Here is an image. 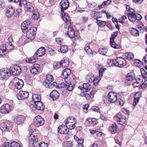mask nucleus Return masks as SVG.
<instances>
[{"instance_id":"nucleus-11","label":"nucleus","mask_w":147,"mask_h":147,"mask_svg":"<svg viewBox=\"0 0 147 147\" xmlns=\"http://www.w3.org/2000/svg\"><path fill=\"white\" fill-rule=\"evenodd\" d=\"M44 122V119L40 115L36 116L33 120L34 124L37 127L43 125Z\"/></svg>"},{"instance_id":"nucleus-42","label":"nucleus","mask_w":147,"mask_h":147,"mask_svg":"<svg viewBox=\"0 0 147 147\" xmlns=\"http://www.w3.org/2000/svg\"><path fill=\"white\" fill-rule=\"evenodd\" d=\"M60 51L61 53H65L68 51L67 46L66 45H62L60 46Z\"/></svg>"},{"instance_id":"nucleus-29","label":"nucleus","mask_w":147,"mask_h":147,"mask_svg":"<svg viewBox=\"0 0 147 147\" xmlns=\"http://www.w3.org/2000/svg\"><path fill=\"white\" fill-rule=\"evenodd\" d=\"M93 74L91 73H89L86 76V80L88 82L92 83L94 80V78Z\"/></svg>"},{"instance_id":"nucleus-51","label":"nucleus","mask_w":147,"mask_h":147,"mask_svg":"<svg viewBox=\"0 0 147 147\" xmlns=\"http://www.w3.org/2000/svg\"><path fill=\"white\" fill-rule=\"evenodd\" d=\"M136 94L135 95V96L134 97V102L133 104V106H135L137 105V103L139 102V99L140 98L138 96L136 97Z\"/></svg>"},{"instance_id":"nucleus-63","label":"nucleus","mask_w":147,"mask_h":147,"mask_svg":"<svg viewBox=\"0 0 147 147\" xmlns=\"http://www.w3.org/2000/svg\"><path fill=\"white\" fill-rule=\"evenodd\" d=\"M143 0H133V1L136 3L140 4L142 3Z\"/></svg>"},{"instance_id":"nucleus-35","label":"nucleus","mask_w":147,"mask_h":147,"mask_svg":"<svg viewBox=\"0 0 147 147\" xmlns=\"http://www.w3.org/2000/svg\"><path fill=\"white\" fill-rule=\"evenodd\" d=\"M110 43L112 47L115 49H119L121 48V46L118 44H116L114 42L113 39H110Z\"/></svg>"},{"instance_id":"nucleus-8","label":"nucleus","mask_w":147,"mask_h":147,"mask_svg":"<svg viewBox=\"0 0 147 147\" xmlns=\"http://www.w3.org/2000/svg\"><path fill=\"white\" fill-rule=\"evenodd\" d=\"M12 123L8 121H5L1 124L0 127L3 131H9L12 128Z\"/></svg>"},{"instance_id":"nucleus-64","label":"nucleus","mask_w":147,"mask_h":147,"mask_svg":"<svg viewBox=\"0 0 147 147\" xmlns=\"http://www.w3.org/2000/svg\"><path fill=\"white\" fill-rule=\"evenodd\" d=\"M49 54L51 55H55V51L54 50H51V51H49Z\"/></svg>"},{"instance_id":"nucleus-60","label":"nucleus","mask_w":147,"mask_h":147,"mask_svg":"<svg viewBox=\"0 0 147 147\" xmlns=\"http://www.w3.org/2000/svg\"><path fill=\"white\" fill-rule=\"evenodd\" d=\"M134 63L136 64H143V63L141 61L138 59H136L134 60Z\"/></svg>"},{"instance_id":"nucleus-56","label":"nucleus","mask_w":147,"mask_h":147,"mask_svg":"<svg viewBox=\"0 0 147 147\" xmlns=\"http://www.w3.org/2000/svg\"><path fill=\"white\" fill-rule=\"evenodd\" d=\"M99 80L98 79L96 78L95 77L94 78V80H93V84H92L94 86H96V85L98 84V83L99 82Z\"/></svg>"},{"instance_id":"nucleus-61","label":"nucleus","mask_w":147,"mask_h":147,"mask_svg":"<svg viewBox=\"0 0 147 147\" xmlns=\"http://www.w3.org/2000/svg\"><path fill=\"white\" fill-rule=\"evenodd\" d=\"M66 146L67 147H71L72 146V142L71 141L67 142L65 144Z\"/></svg>"},{"instance_id":"nucleus-1","label":"nucleus","mask_w":147,"mask_h":147,"mask_svg":"<svg viewBox=\"0 0 147 147\" xmlns=\"http://www.w3.org/2000/svg\"><path fill=\"white\" fill-rule=\"evenodd\" d=\"M69 16H65L63 18V20L65 22V24L68 26V31L67 35L71 38H74L76 40H77L79 37L78 32L77 31H75L73 28L71 26V24L70 21L71 20L69 18Z\"/></svg>"},{"instance_id":"nucleus-26","label":"nucleus","mask_w":147,"mask_h":147,"mask_svg":"<svg viewBox=\"0 0 147 147\" xmlns=\"http://www.w3.org/2000/svg\"><path fill=\"white\" fill-rule=\"evenodd\" d=\"M90 15L92 18L95 19L96 20L98 18H101L102 16L100 12L96 11H92L90 13Z\"/></svg>"},{"instance_id":"nucleus-48","label":"nucleus","mask_w":147,"mask_h":147,"mask_svg":"<svg viewBox=\"0 0 147 147\" xmlns=\"http://www.w3.org/2000/svg\"><path fill=\"white\" fill-rule=\"evenodd\" d=\"M107 49L106 48H102L99 49L98 52L99 53L102 55H105L107 52Z\"/></svg>"},{"instance_id":"nucleus-17","label":"nucleus","mask_w":147,"mask_h":147,"mask_svg":"<svg viewBox=\"0 0 147 147\" xmlns=\"http://www.w3.org/2000/svg\"><path fill=\"white\" fill-rule=\"evenodd\" d=\"M25 118L22 115H16L14 117V122L17 124H20L22 123Z\"/></svg>"},{"instance_id":"nucleus-21","label":"nucleus","mask_w":147,"mask_h":147,"mask_svg":"<svg viewBox=\"0 0 147 147\" xmlns=\"http://www.w3.org/2000/svg\"><path fill=\"white\" fill-rule=\"evenodd\" d=\"M109 100L111 103H115L117 100V96L116 94L112 92H109L108 94Z\"/></svg>"},{"instance_id":"nucleus-5","label":"nucleus","mask_w":147,"mask_h":147,"mask_svg":"<svg viewBox=\"0 0 147 147\" xmlns=\"http://www.w3.org/2000/svg\"><path fill=\"white\" fill-rule=\"evenodd\" d=\"M69 3L67 0H62L60 3V5L61 8V10L62 12V18L63 19L65 16H69L68 15L66 14L64 12V11L66 10L69 6Z\"/></svg>"},{"instance_id":"nucleus-52","label":"nucleus","mask_w":147,"mask_h":147,"mask_svg":"<svg viewBox=\"0 0 147 147\" xmlns=\"http://www.w3.org/2000/svg\"><path fill=\"white\" fill-rule=\"evenodd\" d=\"M11 147H21V146L17 142L13 141L11 143Z\"/></svg>"},{"instance_id":"nucleus-44","label":"nucleus","mask_w":147,"mask_h":147,"mask_svg":"<svg viewBox=\"0 0 147 147\" xmlns=\"http://www.w3.org/2000/svg\"><path fill=\"white\" fill-rule=\"evenodd\" d=\"M90 85L87 83H84L82 85V88L85 90L86 92L90 90Z\"/></svg>"},{"instance_id":"nucleus-38","label":"nucleus","mask_w":147,"mask_h":147,"mask_svg":"<svg viewBox=\"0 0 147 147\" xmlns=\"http://www.w3.org/2000/svg\"><path fill=\"white\" fill-rule=\"evenodd\" d=\"M96 22L97 25L101 27H104L106 25V22L105 21H102L97 19L96 20Z\"/></svg>"},{"instance_id":"nucleus-12","label":"nucleus","mask_w":147,"mask_h":147,"mask_svg":"<svg viewBox=\"0 0 147 147\" xmlns=\"http://www.w3.org/2000/svg\"><path fill=\"white\" fill-rule=\"evenodd\" d=\"M11 75H17L21 72L22 69L19 65H14L13 67H11L9 69Z\"/></svg>"},{"instance_id":"nucleus-3","label":"nucleus","mask_w":147,"mask_h":147,"mask_svg":"<svg viewBox=\"0 0 147 147\" xmlns=\"http://www.w3.org/2000/svg\"><path fill=\"white\" fill-rule=\"evenodd\" d=\"M132 83L134 87H139V88H144L147 86V85H144V86L143 84H142L139 82H137L136 79L135 78V74L133 72H131L129 73V81H134Z\"/></svg>"},{"instance_id":"nucleus-20","label":"nucleus","mask_w":147,"mask_h":147,"mask_svg":"<svg viewBox=\"0 0 147 147\" xmlns=\"http://www.w3.org/2000/svg\"><path fill=\"white\" fill-rule=\"evenodd\" d=\"M66 87L65 88L69 91H72L74 88V85L71 83V80L69 78H65Z\"/></svg>"},{"instance_id":"nucleus-28","label":"nucleus","mask_w":147,"mask_h":147,"mask_svg":"<svg viewBox=\"0 0 147 147\" xmlns=\"http://www.w3.org/2000/svg\"><path fill=\"white\" fill-rule=\"evenodd\" d=\"M53 78L51 75H47L46 76V79L45 80L44 82V84L45 86V85L48 84L49 83H52L53 80Z\"/></svg>"},{"instance_id":"nucleus-19","label":"nucleus","mask_w":147,"mask_h":147,"mask_svg":"<svg viewBox=\"0 0 147 147\" xmlns=\"http://www.w3.org/2000/svg\"><path fill=\"white\" fill-rule=\"evenodd\" d=\"M22 4L24 7L29 11L31 12L34 11V7L30 2L26 0H23L22 1Z\"/></svg>"},{"instance_id":"nucleus-10","label":"nucleus","mask_w":147,"mask_h":147,"mask_svg":"<svg viewBox=\"0 0 147 147\" xmlns=\"http://www.w3.org/2000/svg\"><path fill=\"white\" fill-rule=\"evenodd\" d=\"M12 82L15 87L18 89H21L24 85V83L23 81L17 77H15L13 79Z\"/></svg>"},{"instance_id":"nucleus-36","label":"nucleus","mask_w":147,"mask_h":147,"mask_svg":"<svg viewBox=\"0 0 147 147\" xmlns=\"http://www.w3.org/2000/svg\"><path fill=\"white\" fill-rule=\"evenodd\" d=\"M36 145H34L32 143V147H48V145L47 143H45L44 142H40L39 144L37 143Z\"/></svg>"},{"instance_id":"nucleus-54","label":"nucleus","mask_w":147,"mask_h":147,"mask_svg":"<svg viewBox=\"0 0 147 147\" xmlns=\"http://www.w3.org/2000/svg\"><path fill=\"white\" fill-rule=\"evenodd\" d=\"M104 102L107 106H109L110 103H111L110 101L109 100L108 98H105L103 99Z\"/></svg>"},{"instance_id":"nucleus-43","label":"nucleus","mask_w":147,"mask_h":147,"mask_svg":"<svg viewBox=\"0 0 147 147\" xmlns=\"http://www.w3.org/2000/svg\"><path fill=\"white\" fill-rule=\"evenodd\" d=\"M140 71L141 74L143 78L146 80H147V72L145 71V70L142 68L140 69Z\"/></svg>"},{"instance_id":"nucleus-16","label":"nucleus","mask_w":147,"mask_h":147,"mask_svg":"<svg viewBox=\"0 0 147 147\" xmlns=\"http://www.w3.org/2000/svg\"><path fill=\"white\" fill-rule=\"evenodd\" d=\"M28 92L22 91H20L16 95L18 99L20 100L28 98Z\"/></svg>"},{"instance_id":"nucleus-62","label":"nucleus","mask_w":147,"mask_h":147,"mask_svg":"<svg viewBox=\"0 0 147 147\" xmlns=\"http://www.w3.org/2000/svg\"><path fill=\"white\" fill-rule=\"evenodd\" d=\"M91 109L92 111L98 112L99 108L97 107L94 106L91 108Z\"/></svg>"},{"instance_id":"nucleus-47","label":"nucleus","mask_w":147,"mask_h":147,"mask_svg":"<svg viewBox=\"0 0 147 147\" xmlns=\"http://www.w3.org/2000/svg\"><path fill=\"white\" fill-rule=\"evenodd\" d=\"M138 28L140 30H142L145 29V26L141 22H139L137 25Z\"/></svg>"},{"instance_id":"nucleus-24","label":"nucleus","mask_w":147,"mask_h":147,"mask_svg":"<svg viewBox=\"0 0 147 147\" xmlns=\"http://www.w3.org/2000/svg\"><path fill=\"white\" fill-rule=\"evenodd\" d=\"M113 64H126V60L122 57H118L112 62Z\"/></svg>"},{"instance_id":"nucleus-13","label":"nucleus","mask_w":147,"mask_h":147,"mask_svg":"<svg viewBox=\"0 0 147 147\" xmlns=\"http://www.w3.org/2000/svg\"><path fill=\"white\" fill-rule=\"evenodd\" d=\"M41 96L39 94H34L33 95L32 97L33 101H31L30 102V107L32 109H33L34 106V104L36 103V102L41 101Z\"/></svg>"},{"instance_id":"nucleus-15","label":"nucleus","mask_w":147,"mask_h":147,"mask_svg":"<svg viewBox=\"0 0 147 147\" xmlns=\"http://www.w3.org/2000/svg\"><path fill=\"white\" fill-rule=\"evenodd\" d=\"M32 24L30 21H24L21 24V27L23 32H25L28 29L31 28Z\"/></svg>"},{"instance_id":"nucleus-31","label":"nucleus","mask_w":147,"mask_h":147,"mask_svg":"<svg viewBox=\"0 0 147 147\" xmlns=\"http://www.w3.org/2000/svg\"><path fill=\"white\" fill-rule=\"evenodd\" d=\"M3 46L7 52L13 48L12 44L11 43H9L8 42H6Z\"/></svg>"},{"instance_id":"nucleus-58","label":"nucleus","mask_w":147,"mask_h":147,"mask_svg":"<svg viewBox=\"0 0 147 147\" xmlns=\"http://www.w3.org/2000/svg\"><path fill=\"white\" fill-rule=\"evenodd\" d=\"M65 82H63L61 83V84H59V87L60 88H66V85L65 84V79H64Z\"/></svg>"},{"instance_id":"nucleus-45","label":"nucleus","mask_w":147,"mask_h":147,"mask_svg":"<svg viewBox=\"0 0 147 147\" xmlns=\"http://www.w3.org/2000/svg\"><path fill=\"white\" fill-rule=\"evenodd\" d=\"M57 86V84L56 82H54L53 83H49L48 84L45 85V87L49 88H52L53 87H56Z\"/></svg>"},{"instance_id":"nucleus-7","label":"nucleus","mask_w":147,"mask_h":147,"mask_svg":"<svg viewBox=\"0 0 147 147\" xmlns=\"http://www.w3.org/2000/svg\"><path fill=\"white\" fill-rule=\"evenodd\" d=\"M36 28L32 27L28 29L26 32V37L30 40L34 39L35 37Z\"/></svg>"},{"instance_id":"nucleus-50","label":"nucleus","mask_w":147,"mask_h":147,"mask_svg":"<svg viewBox=\"0 0 147 147\" xmlns=\"http://www.w3.org/2000/svg\"><path fill=\"white\" fill-rule=\"evenodd\" d=\"M105 70H106V68L103 67L100 68L99 69L98 73L100 77L102 76L103 73Z\"/></svg>"},{"instance_id":"nucleus-37","label":"nucleus","mask_w":147,"mask_h":147,"mask_svg":"<svg viewBox=\"0 0 147 147\" xmlns=\"http://www.w3.org/2000/svg\"><path fill=\"white\" fill-rule=\"evenodd\" d=\"M39 66L40 65H38ZM35 65H34L32 67V69L30 70V72L31 73L35 74H38V69H39V66H34Z\"/></svg>"},{"instance_id":"nucleus-32","label":"nucleus","mask_w":147,"mask_h":147,"mask_svg":"<svg viewBox=\"0 0 147 147\" xmlns=\"http://www.w3.org/2000/svg\"><path fill=\"white\" fill-rule=\"evenodd\" d=\"M136 14L134 10L129 7V21H131V19H132L134 20Z\"/></svg>"},{"instance_id":"nucleus-57","label":"nucleus","mask_w":147,"mask_h":147,"mask_svg":"<svg viewBox=\"0 0 147 147\" xmlns=\"http://www.w3.org/2000/svg\"><path fill=\"white\" fill-rule=\"evenodd\" d=\"M118 34V32L117 31L115 32H113V34L111 35V37L110 38V39H113L114 40L115 38L117 36Z\"/></svg>"},{"instance_id":"nucleus-49","label":"nucleus","mask_w":147,"mask_h":147,"mask_svg":"<svg viewBox=\"0 0 147 147\" xmlns=\"http://www.w3.org/2000/svg\"><path fill=\"white\" fill-rule=\"evenodd\" d=\"M59 64H69V59L67 58H63L59 62Z\"/></svg>"},{"instance_id":"nucleus-4","label":"nucleus","mask_w":147,"mask_h":147,"mask_svg":"<svg viewBox=\"0 0 147 147\" xmlns=\"http://www.w3.org/2000/svg\"><path fill=\"white\" fill-rule=\"evenodd\" d=\"M9 69L7 68H5L0 70V79L1 80L8 79L11 76Z\"/></svg>"},{"instance_id":"nucleus-18","label":"nucleus","mask_w":147,"mask_h":147,"mask_svg":"<svg viewBox=\"0 0 147 147\" xmlns=\"http://www.w3.org/2000/svg\"><path fill=\"white\" fill-rule=\"evenodd\" d=\"M29 132L30 134L28 137L29 138H31V139L32 143L30 144L29 146L30 147H32V143L34 144V145H37L36 144H37L36 143L38 141V139L37 136L36 134L34 135V134H32V132L31 131H30Z\"/></svg>"},{"instance_id":"nucleus-33","label":"nucleus","mask_w":147,"mask_h":147,"mask_svg":"<svg viewBox=\"0 0 147 147\" xmlns=\"http://www.w3.org/2000/svg\"><path fill=\"white\" fill-rule=\"evenodd\" d=\"M129 31L130 34L135 36H139V33L138 31L135 28H131L129 29Z\"/></svg>"},{"instance_id":"nucleus-30","label":"nucleus","mask_w":147,"mask_h":147,"mask_svg":"<svg viewBox=\"0 0 147 147\" xmlns=\"http://www.w3.org/2000/svg\"><path fill=\"white\" fill-rule=\"evenodd\" d=\"M34 104V106L33 108H35L38 110H42L44 109L43 104L41 101L36 102Z\"/></svg>"},{"instance_id":"nucleus-23","label":"nucleus","mask_w":147,"mask_h":147,"mask_svg":"<svg viewBox=\"0 0 147 147\" xmlns=\"http://www.w3.org/2000/svg\"><path fill=\"white\" fill-rule=\"evenodd\" d=\"M68 129L65 127L64 125H60L58 128V131L60 134H66L69 132Z\"/></svg>"},{"instance_id":"nucleus-27","label":"nucleus","mask_w":147,"mask_h":147,"mask_svg":"<svg viewBox=\"0 0 147 147\" xmlns=\"http://www.w3.org/2000/svg\"><path fill=\"white\" fill-rule=\"evenodd\" d=\"M71 73L70 70L68 68H66L64 70L63 72V78L64 79L65 78H69L68 77L70 75Z\"/></svg>"},{"instance_id":"nucleus-39","label":"nucleus","mask_w":147,"mask_h":147,"mask_svg":"<svg viewBox=\"0 0 147 147\" xmlns=\"http://www.w3.org/2000/svg\"><path fill=\"white\" fill-rule=\"evenodd\" d=\"M7 52L5 49L2 45L0 48V55L2 57H3L7 54Z\"/></svg>"},{"instance_id":"nucleus-53","label":"nucleus","mask_w":147,"mask_h":147,"mask_svg":"<svg viewBox=\"0 0 147 147\" xmlns=\"http://www.w3.org/2000/svg\"><path fill=\"white\" fill-rule=\"evenodd\" d=\"M85 46L86 47L84 48V50L88 54L92 53V50L90 49V47L88 45H86Z\"/></svg>"},{"instance_id":"nucleus-41","label":"nucleus","mask_w":147,"mask_h":147,"mask_svg":"<svg viewBox=\"0 0 147 147\" xmlns=\"http://www.w3.org/2000/svg\"><path fill=\"white\" fill-rule=\"evenodd\" d=\"M39 13L37 11H34L33 15L32 16V18L34 20H36L39 18Z\"/></svg>"},{"instance_id":"nucleus-46","label":"nucleus","mask_w":147,"mask_h":147,"mask_svg":"<svg viewBox=\"0 0 147 147\" xmlns=\"http://www.w3.org/2000/svg\"><path fill=\"white\" fill-rule=\"evenodd\" d=\"M135 17L134 18V20L133 19H131V22H134L136 21V20H140L142 18V17L141 15L137 13H136V14Z\"/></svg>"},{"instance_id":"nucleus-2","label":"nucleus","mask_w":147,"mask_h":147,"mask_svg":"<svg viewBox=\"0 0 147 147\" xmlns=\"http://www.w3.org/2000/svg\"><path fill=\"white\" fill-rule=\"evenodd\" d=\"M46 53V50L43 47L39 48L36 52L34 55L30 58H27L26 59V62L28 63H35L37 57H40L44 55Z\"/></svg>"},{"instance_id":"nucleus-55","label":"nucleus","mask_w":147,"mask_h":147,"mask_svg":"<svg viewBox=\"0 0 147 147\" xmlns=\"http://www.w3.org/2000/svg\"><path fill=\"white\" fill-rule=\"evenodd\" d=\"M89 18L87 16H83L82 18L81 21L84 23L87 22L88 21Z\"/></svg>"},{"instance_id":"nucleus-40","label":"nucleus","mask_w":147,"mask_h":147,"mask_svg":"<svg viewBox=\"0 0 147 147\" xmlns=\"http://www.w3.org/2000/svg\"><path fill=\"white\" fill-rule=\"evenodd\" d=\"M111 2V1L109 0L105 1L101 5L98 6L99 8V9L102 8L104 7L105 6L109 5Z\"/></svg>"},{"instance_id":"nucleus-59","label":"nucleus","mask_w":147,"mask_h":147,"mask_svg":"<svg viewBox=\"0 0 147 147\" xmlns=\"http://www.w3.org/2000/svg\"><path fill=\"white\" fill-rule=\"evenodd\" d=\"M3 147H11V143L10 144L8 142H5L3 143Z\"/></svg>"},{"instance_id":"nucleus-22","label":"nucleus","mask_w":147,"mask_h":147,"mask_svg":"<svg viewBox=\"0 0 147 147\" xmlns=\"http://www.w3.org/2000/svg\"><path fill=\"white\" fill-rule=\"evenodd\" d=\"M15 9L11 5H9L6 11V16L8 18L11 17L14 13Z\"/></svg>"},{"instance_id":"nucleus-14","label":"nucleus","mask_w":147,"mask_h":147,"mask_svg":"<svg viewBox=\"0 0 147 147\" xmlns=\"http://www.w3.org/2000/svg\"><path fill=\"white\" fill-rule=\"evenodd\" d=\"M11 106L9 104L3 105L1 107L0 112L2 114H7L10 112L11 111Z\"/></svg>"},{"instance_id":"nucleus-6","label":"nucleus","mask_w":147,"mask_h":147,"mask_svg":"<svg viewBox=\"0 0 147 147\" xmlns=\"http://www.w3.org/2000/svg\"><path fill=\"white\" fill-rule=\"evenodd\" d=\"M76 119L73 117H70L66 120V127L68 129H72L75 127Z\"/></svg>"},{"instance_id":"nucleus-34","label":"nucleus","mask_w":147,"mask_h":147,"mask_svg":"<svg viewBox=\"0 0 147 147\" xmlns=\"http://www.w3.org/2000/svg\"><path fill=\"white\" fill-rule=\"evenodd\" d=\"M117 125L116 123H114L112 126L109 127V130L110 131L112 134L115 133L117 130Z\"/></svg>"},{"instance_id":"nucleus-25","label":"nucleus","mask_w":147,"mask_h":147,"mask_svg":"<svg viewBox=\"0 0 147 147\" xmlns=\"http://www.w3.org/2000/svg\"><path fill=\"white\" fill-rule=\"evenodd\" d=\"M59 93L56 90H53L50 93V96L53 100H56L59 96Z\"/></svg>"},{"instance_id":"nucleus-9","label":"nucleus","mask_w":147,"mask_h":147,"mask_svg":"<svg viewBox=\"0 0 147 147\" xmlns=\"http://www.w3.org/2000/svg\"><path fill=\"white\" fill-rule=\"evenodd\" d=\"M115 117L117 118V121L118 124L123 125L125 122L126 118L124 114L121 112H119L115 116Z\"/></svg>"}]
</instances>
